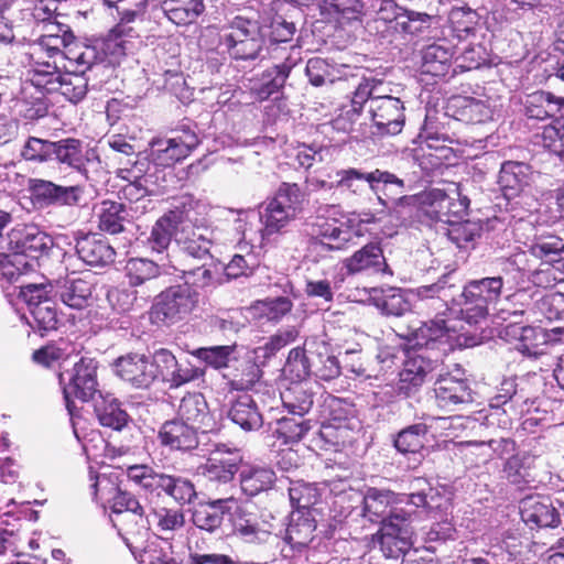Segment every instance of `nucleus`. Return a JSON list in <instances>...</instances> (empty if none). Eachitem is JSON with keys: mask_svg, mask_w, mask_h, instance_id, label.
<instances>
[{"mask_svg": "<svg viewBox=\"0 0 564 564\" xmlns=\"http://www.w3.org/2000/svg\"><path fill=\"white\" fill-rule=\"evenodd\" d=\"M451 279L449 274L443 275L435 283L416 289V295L422 301H431L435 312L434 318L424 322L419 329L426 346L442 339L453 328L445 316L478 324L488 316L490 306L496 305L502 295L501 276L470 280L462 289L451 283Z\"/></svg>", "mask_w": 564, "mask_h": 564, "instance_id": "obj_1", "label": "nucleus"}, {"mask_svg": "<svg viewBox=\"0 0 564 564\" xmlns=\"http://www.w3.org/2000/svg\"><path fill=\"white\" fill-rule=\"evenodd\" d=\"M51 237L35 225H18L0 235V274L9 281L32 271L52 247Z\"/></svg>", "mask_w": 564, "mask_h": 564, "instance_id": "obj_2", "label": "nucleus"}, {"mask_svg": "<svg viewBox=\"0 0 564 564\" xmlns=\"http://www.w3.org/2000/svg\"><path fill=\"white\" fill-rule=\"evenodd\" d=\"M265 25L254 15H236L220 31V44L234 59L265 58Z\"/></svg>", "mask_w": 564, "mask_h": 564, "instance_id": "obj_3", "label": "nucleus"}, {"mask_svg": "<svg viewBox=\"0 0 564 564\" xmlns=\"http://www.w3.org/2000/svg\"><path fill=\"white\" fill-rule=\"evenodd\" d=\"M362 514L371 522L382 524L395 513H415L414 507L432 506L423 494H397L388 489L368 488L362 500Z\"/></svg>", "mask_w": 564, "mask_h": 564, "instance_id": "obj_4", "label": "nucleus"}, {"mask_svg": "<svg viewBox=\"0 0 564 564\" xmlns=\"http://www.w3.org/2000/svg\"><path fill=\"white\" fill-rule=\"evenodd\" d=\"M529 251L542 261L530 274V281L535 286L552 289L564 281V243L558 237H541L530 245Z\"/></svg>", "mask_w": 564, "mask_h": 564, "instance_id": "obj_5", "label": "nucleus"}, {"mask_svg": "<svg viewBox=\"0 0 564 564\" xmlns=\"http://www.w3.org/2000/svg\"><path fill=\"white\" fill-rule=\"evenodd\" d=\"M200 294L188 281L163 290L152 306V316L166 325L187 318L199 305Z\"/></svg>", "mask_w": 564, "mask_h": 564, "instance_id": "obj_6", "label": "nucleus"}, {"mask_svg": "<svg viewBox=\"0 0 564 564\" xmlns=\"http://www.w3.org/2000/svg\"><path fill=\"white\" fill-rule=\"evenodd\" d=\"M336 188L347 191L351 194H359L367 183L369 189L376 195L377 200H382L383 196H390L401 188L402 183L397 180V174L375 169L365 172L356 167L340 169L335 172Z\"/></svg>", "mask_w": 564, "mask_h": 564, "instance_id": "obj_7", "label": "nucleus"}, {"mask_svg": "<svg viewBox=\"0 0 564 564\" xmlns=\"http://www.w3.org/2000/svg\"><path fill=\"white\" fill-rule=\"evenodd\" d=\"M113 8L118 23L110 31L106 46L110 55L120 57L131 53L134 47L130 39L135 37V32L129 24L143 19L148 0H118Z\"/></svg>", "mask_w": 564, "mask_h": 564, "instance_id": "obj_8", "label": "nucleus"}, {"mask_svg": "<svg viewBox=\"0 0 564 564\" xmlns=\"http://www.w3.org/2000/svg\"><path fill=\"white\" fill-rule=\"evenodd\" d=\"M437 368V361L424 355H415L404 361L399 373L398 382L387 384L377 394H382L381 401L393 402L395 399H406L414 395L424 381Z\"/></svg>", "mask_w": 564, "mask_h": 564, "instance_id": "obj_9", "label": "nucleus"}, {"mask_svg": "<svg viewBox=\"0 0 564 564\" xmlns=\"http://www.w3.org/2000/svg\"><path fill=\"white\" fill-rule=\"evenodd\" d=\"M437 368V361L424 355H415L404 361L399 373L398 382L387 384L377 394H382L381 401L393 402L395 399H406L414 395L424 381Z\"/></svg>", "mask_w": 564, "mask_h": 564, "instance_id": "obj_10", "label": "nucleus"}, {"mask_svg": "<svg viewBox=\"0 0 564 564\" xmlns=\"http://www.w3.org/2000/svg\"><path fill=\"white\" fill-rule=\"evenodd\" d=\"M97 362L91 358H80L70 370L59 373V383L68 414L75 415L73 398L80 401L95 399L97 392Z\"/></svg>", "mask_w": 564, "mask_h": 564, "instance_id": "obj_11", "label": "nucleus"}, {"mask_svg": "<svg viewBox=\"0 0 564 564\" xmlns=\"http://www.w3.org/2000/svg\"><path fill=\"white\" fill-rule=\"evenodd\" d=\"M414 516L415 513H395L392 520L380 524L379 530L372 535V542L379 545L384 557L397 560L412 547Z\"/></svg>", "mask_w": 564, "mask_h": 564, "instance_id": "obj_12", "label": "nucleus"}, {"mask_svg": "<svg viewBox=\"0 0 564 564\" xmlns=\"http://www.w3.org/2000/svg\"><path fill=\"white\" fill-rule=\"evenodd\" d=\"M46 284H25L20 286V296L26 303L31 321V327L44 333L54 330L58 324L55 300L50 295Z\"/></svg>", "mask_w": 564, "mask_h": 564, "instance_id": "obj_13", "label": "nucleus"}, {"mask_svg": "<svg viewBox=\"0 0 564 564\" xmlns=\"http://www.w3.org/2000/svg\"><path fill=\"white\" fill-rule=\"evenodd\" d=\"M423 202L424 213L427 217L447 225L463 219L469 206V199L462 195L458 184H453L448 192L432 188L424 194Z\"/></svg>", "mask_w": 564, "mask_h": 564, "instance_id": "obj_14", "label": "nucleus"}, {"mask_svg": "<svg viewBox=\"0 0 564 564\" xmlns=\"http://www.w3.org/2000/svg\"><path fill=\"white\" fill-rule=\"evenodd\" d=\"M115 495L110 499V520L119 532L126 534L144 535L148 532L149 521L144 517V509L139 500L130 492L113 488Z\"/></svg>", "mask_w": 564, "mask_h": 564, "instance_id": "obj_15", "label": "nucleus"}, {"mask_svg": "<svg viewBox=\"0 0 564 564\" xmlns=\"http://www.w3.org/2000/svg\"><path fill=\"white\" fill-rule=\"evenodd\" d=\"M196 132L186 124L175 131V135L165 139H155L151 142L150 158L155 164L173 167L184 160L198 145Z\"/></svg>", "mask_w": 564, "mask_h": 564, "instance_id": "obj_16", "label": "nucleus"}, {"mask_svg": "<svg viewBox=\"0 0 564 564\" xmlns=\"http://www.w3.org/2000/svg\"><path fill=\"white\" fill-rule=\"evenodd\" d=\"M299 54L297 47H291L290 50L273 47L270 50V58L276 63L262 74L259 86L254 88L259 99H268L283 88L292 68L300 61Z\"/></svg>", "mask_w": 564, "mask_h": 564, "instance_id": "obj_17", "label": "nucleus"}, {"mask_svg": "<svg viewBox=\"0 0 564 564\" xmlns=\"http://www.w3.org/2000/svg\"><path fill=\"white\" fill-rule=\"evenodd\" d=\"M369 112L373 122V134L397 135L405 123L403 101L390 95H378L369 104Z\"/></svg>", "mask_w": 564, "mask_h": 564, "instance_id": "obj_18", "label": "nucleus"}, {"mask_svg": "<svg viewBox=\"0 0 564 564\" xmlns=\"http://www.w3.org/2000/svg\"><path fill=\"white\" fill-rule=\"evenodd\" d=\"M29 191L33 204L40 208L74 207L79 205L84 195V188L80 185L64 186L43 178H31Z\"/></svg>", "mask_w": 564, "mask_h": 564, "instance_id": "obj_19", "label": "nucleus"}, {"mask_svg": "<svg viewBox=\"0 0 564 564\" xmlns=\"http://www.w3.org/2000/svg\"><path fill=\"white\" fill-rule=\"evenodd\" d=\"M241 462L242 456L238 449L218 444L206 463L198 467V470L212 484L217 486L230 484V487L235 488L232 481L239 471Z\"/></svg>", "mask_w": 564, "mask_h": 564, "instance_id": "obj_20", "label": "nucleus"}, {"mask_svg": "<svg viewBox=\"0 0 564 564\" xmlns=\"http://www.w3.org/2000/svg\"><path fill=\"white\" fill-rule=\"evenodd\" d=\"M455 373L440 375L434 384L435 402L444 411H454L460 404L474 401L469 381L464 377V370L456 368Z\"/></svg>", "mask_w": 564, "mask_h": 564, "instance_id": "obj_21", "label": "nucleus"}, {"mask_svg": "<svg viewBox=\"0 0 564 564\" xmlns=\"http://www.w3.org/2000/svg\"><path fill=\"white\" fill-rule=\"evenodd\" d=\"M47 285L51 293L54 292V296L69 308L82 311L90 304L94 284L75 272Z\"/></svg>", "mask_w": 564, "mask_h": 564, "instance_id": "obj_22", "label": "nucleus"}, {"mask_svg": "<svg viewBox=\"0 0 564 564\" xmlns=\"http://www.w3.org/2000/svg\"><path fill=\"white\" fill-rule=\"evenodd\" d=\"M113 370L118 377L137 389H148L154 382L150 357L144 354L130 352L113 361Z\"/></svg>", "mask_w": 564, "mask_h": 564, "instance_id": "obj_23", "label": "nucleus"}, {"mask_svg": "<svg viewBox=\"0 0 564 564\" xmlns=\"http://www.w3.org/2000/svg\"><path fill=\"white\" fill-rule=\"evenodd\" d=\"M127 477L147 495H164L173 499L176 475L161 473L149 465H131L127 468Z\"/></svg>", "mask_w": 564, "mask_h": 564, "instance_id": "obj_24", "label": "nucleus"}, {"mask_svg": "<svg viewBox=\"0 0 564 564\" xmlns=\"http://www.w3.org/2000/svg\"><path fill=\"white\" fill-rule=\"evenodd\" d=\"M175 242L185 256L205 260L212 258L214 231L205 226L184 224L175 234Z\"/></svg>", "mask_w": 564, "mask_h": 564, "instance_id": "obj_25", "label": "nucleus"}, {"mask_svg": "<svg viewBox=\"0 0 564 564\" xmlns=\"http://www.w3.org/2000/svg\"><path fill=\"white\" fill-rule=\"evenodd\" d=\"M505 311L501 310L499 317L507 322L510 321V327L512 333L518 335L519 343L517 349L528 357H539L544 354L545 345L549 341V336L542 327L522 326L517 327L519 324V317L524 314V311H512L508 312L505 316Z\"/></svg>", "mask_w": 564, "mask_h": 564, "instance_id": "obj_26", "label": "nucleus"}, {"mask_svg": "<svg viewBox=\"0 0 564 564\" xmlns=\"http://www.w3.org/2000/svg\"><path fill=\"white\" fill-rule=\"evenodd\" d=\"M348 274L359 273H389L392 272L387 264L383 250L378 242H369L359 250L355 251L343 262Z\"/></svg>", "mask_w": 564, "mask_h": 564, "instance_id": "obj_27", "label": "nucleus"}, {"mask_svg": "<svg viewBox=\"0 0 564 564\" xmlns=\"http://www.w3.org/2000/svg\"><path fill=\"white\" fill-rule=\"evenodd\" d=\"M75 250L78 258L90 267H107L116 258L113 247L98 234H86L77 238Z\"/></svg>", "mask_w": 564, "mask_h": 564, "instance_id": "obj_28", "label": "nucleus"}, {"mask_svg": "<svg viewBox=\"0 0 564 564\" xmlns=\"http://www.w3.org/2000/svg\"><path fill=\"white\" fill-rule=\"evenodd\" d=\"M198 429L180 420L166 421L159 430L158 438L161 445L174 451L188 452L199 444Z\"/></svg>", "mask_w": 564, "mask_h": 564, "instance_id": "obj_29", "label": "nucleus"}, {"mask_svg": "<svg viewBox=\"0 0 564 564\" xmlns=\"http://www.w3.org/2000/svg\"><path fill=\"white\" fill-rule=\"evenodd\" d=\"M523 108L529 120H553L564 112V97L546 90H535L525 96Z\"/></svg>", "mask_w": 564, "mask_h": 564, "instance_id": "obj_30", "label": "nucleus"}, {"mask_svg": "<svg viewBox=\"0 0 564 564\" xmlns=\"http://www.w3.org/2000/svg\"><path fill=\"white\" fill-rule=\"evenodd\" d=\"M397 180L402 183L401 188L390 196H383L382 200H378V204L381 206L379 213L395 217L397 219H405L411 217L421 204L424 205V195H405V192L412 189L410 182L398 175Z\"/></svg>", "mask_w": 564, "mask_h": 564, "instance_id": "obj_31", "label": "nucleus"}, {"mask_svg": "<svg viewBox=\"0 0 564 564\" xmlns=\"http://www.w3.org/2000/svg\"><path fill=\"white\" fill-rule=\"evenodd\" d=\"M535 456L529 452H517L502 465V478L519 489H524L535 481Z\"/></svg>", "mask_w": 564, "mask_h": 564, "instance_id": "obj_32", "label": "nucleus"}, {"mask_svg": "<svg viewBox=\"0 0 564 564\" xmlns=\"http://www.w3.org/2000/svg\"><path fill=\"white\" fill-rule=\"evenodd\" d=\"M315 530L316 520L312 511L303 509L293 510L285 529L284 541L293 550L301 552L313 541Z\"/></svg>", "mask_w": 564, "mask_h": 564, "instance_id": "obj_33", "label": "nucleus"}, {"mask_svg": "<svg viewBox=\"0 0 564 564\" xmlns=\"http://www.w3.org/2000/svg\"><path fill=\"white\" fill-rule=\"evenodd\" d=\"M454 56V47L445 40L424 46L421 50V69L424 74L441 77L445 76Z\"/></svg>", "mask_w": 564, "mask_h": 564, "instance_id": "obj_34", "label": "nucleus"}, {"mask_svg": "<svg viewBox=\"0 0 564 564\" xmlns=\"http://www.w3.org/2000/svg\"><path fill=\"white\" fill-rule=\"evenodd\" d=\"M459 446L464 448V457L471 466L478 467L488 463L492 457V452L500 456L514 451L516 442L510 438H501L499 441L490 440L462 442Z\"/></svg>", "mask_w": 564, "mask_h": 564, "instance_id": "obj_35", "label": "nucleus"}, {"mask_svg": "<svg viewBox=\"0 0 564 564\" xmlns=\"http://www.w3.org/2000/svg\"><path fill=\"white\" fill-rule=\"evenodd\" d=\"M351 219L343 223L334 218L332 223L317 224V236L321 238L322 246L330 251L347 249L350 243H354V238L359 236L351 230Z\"/></svg>", "mask_w": 564, "mask_h": 564, "instance_id": "obj_36", "label": "nucleus"}, {"mask_svg": "<svg viewBox=\"0 0 564 564\" xmlns=\"http://www.w3.org/2000/svg\"><path fill=\"white\" fill-rule=\"evenodd\" d=\"M234 501V496L218 498L208 502L198 503L192 513L193 524L207 532H215L220 528L224 514L229 510V503Z\"/></svg>", "mask_w": 564, "mask_h": 564, "instance_id": "obj_37", "label": "nucleus"}, {"mask_svg": "<svg viewBox=\"0 0 564 564\" xmlns=\"http://www.w3.org/2000/svg\"><path fill=\"white\" fill-rule=\"evenodd\" d=\"M53 161L66 165L79 173H87L89 163L88 151L83 141L75 138H65L54 142Z\"/></svg>", "mask_w": 564, "mask_h": 564, "instance_id": "obj_38", "label": "nucleus"}, {"mask_svg": "<svg viewBox=\"0 0 564 564\" xmlns=\"http://www.w3.org/2000/svg\"><path fill=\"white\" fill-rule=\"evenodd\" d=\"M177 415L180 420L195 426L202 432L210 427V413L204 395L199 392L185 394L178 405Z\"/></svg>", "mask_w": 564, "mask_h": 564, "instance_id": "obj_39", "label": "nucleus"}, {"mask_svg": "<svg viewBox=\"0 0 564 564\" xmlns=\"http://www.w3.org/2000/svg\"><path fill=\"white\" fill-rule=\"evenodd\" d=\"M234 532L248 543H263L271 536L270 527L254 513L237 508L232 517Z\"/></svg>", "mask_w": 564, "mask_h": 564, "instance_id": "obj_40", "label": "nucleus"}, {"mask_svg": "<svg viewBox=\"0 0 564 564\" xmlns=\"http://www.w3.org/2000/svg\"><path fill=\"white\" fill-rule=\"evenodd\" d=\"M520 513L525 523L539 528H555L560 523L558 511L545 499H524L520 508Z\"/></svg>", "mask_w": 564, "mask_h": 564, "instance_id": "obj_41", "label": "nucleus"}, {"mask_svg": "<svg viewBox=\"0 0 564 564\" xmlns=\"http://www.w3.org/2000/svg\"><path fill=\"white\" fill-rule=\"evenodd\" d=\"M228 417L243 431H257L263 424L262 414L254 399L249 394L239 395L230 405Z\"/></svg>", "mask_w": 564, "mask_h": 564, "instance_id": "obj_42", "label": "nucleus"}, {"mask_svg": "<svg viewBox=\"0 0 564 564\" xmlns=\"http://www.w3.org/2000/svg\"><path fill=\"white\" fill-rule=\"evenodd\" d=\"M94 411L99 423L113 431H121L130 420L121 403L110 394L95 398Z\"/></svg>", "mask_w": 564, "mask_h": 564, "instance_id": "obj_43", "label": "nucleus"}, {"mask_svg": "<svg viewBox=\"0 0 564 564\" xmlns=\"http://www.w3.org/2000/svg\"><path fill=\"white\" fill-rule=\"evenodd\" d=\"M240 488L248 497H254L272 488L275 473L268 466L247 465L240 470Z\"/></svg>", "mask_w": 564, "mask_h": 564, "instance_id": "obj_44", "label": "nucleus"}, {"mask_svg": "<svg viewBox=\"0 0 564 564\" xmlns=\"http://www.w3.org/2000/svg\"><path fill=\"white\" fill-rule=\"evenodd\" d=\"M59 62L35 61L29 70L31 84L42 93H54L61 87V80L64 74L61 73Z\"/></svg>", "mask_w": 564, "mask_h": 564, "instance_id": "obj_45", "label": "nucleus"}, {"mask_svg": "<svg viewBox=\"0 0 564 564\" xmlns=\"http://www.w3.org/2000/svg\"><path fill=\"white\" fill-rule=\"evenodd\" d=\"M98 228L109 235H117L130 224V215L124 204L112 200H104L98 209Z\"/></svg>", "mask_w": 564, "mask_h": 564, "instance_id": "obj_46", "label": "nucleus"}, {"mask_svg": "<svg viewBox=\"0 0 564 564\" xmlns=\"http://www.w3.org/2000/svg\"><path fill=\"white\" fill-rule=\"evenodd\" d=\"M529 166L522 162L508 161L501 165L498 175L500 185L506 197L518 195L528 184Z\"/></svg>", "mask_w": 564, "mask_h": 564, "instance_id": "obj_47", "label": "nucleus"}, {"mask_svg": "<svg viewBox=\"0 0 564 564\" xmlns=\"http://www.w3.org/2000/svg\"><path fill=\"white\" fill-rule=\"evenodd\" d=\"M314 394L307 381L293 382L281 393L284 406L294 415L303 416L307 413L314 401Z\"/></svg>", "mask_w": 564, "mask_h": 564, "instance_id": "obj_48", "label": "nucleus"}, {"mask_svg": "<svg viewBox=\"0 0 564 564\" xmlns=\"http://www.w3.org/2000/svg\"><path fill=\"white\" fill-rule=\"evenodd\" d=\"M174 218L173 215H163L152 226L147 238V246L152 252L162 253L171 245L172 238H175L177 226Z\"/></svg>", "mask_w": 564, "mask_h": 564, "instance_id": "obj_49", "label": "nucleus"}, {"mask_svg": "<svg viewBox=\"0 0 564 564\" xmlns=\"http://www.w3.org/2000/svg\"><path fill=\"white\" fill-rule=\"evenodd\" d=\"M65 59L68 61L72 72H78L84 75L99 66L96 48L84 45L76 40L67 51H64Z\"/></svg>", "mask_w": 564, "mask_h": 564, "instance_id": "obj_50", "label": "nucleus"}, {"mask_svg": "<svg viewBox=\"0 0 564 564\" xmlns=\"http://www.w3.org/2000/svg\"><path fill=\"white\" fill-rule=\"evenodd\" d=\"M161 274L160 265L147 258H131L124 265V276L131 286H140Z\"/></svg>", "mask_w": 564, "mask_h": 564, "instance_id": "obj_51", "label": "nucleus"}, {"mask_svg": "<svg viewBox=\"0 0 564 564\" xmlns=\"http://www.w3.org/2000/svg\"><path fill=\"white\" fill-rule=\"evenodd\" d=\"M479 20L477 11L468 7H454L448 14L452 32L459 40L475 35Z\"/></svg>", "mask_w": 564, "mask_h": 564, "instance_id": "obj_52", "label": "nucleus"}, {"mask_svg": "<svg viewBox=\"0 0 564 564\" xmlns=\"http://www.w3.org/2000/svg\"><path fill=\"white\" fill-rule=\"evenodd\" d=\"M429 426L425 423H415L402 429L394 437L393 445L399 453H417L424 447Z\"/></svg>", "mask_w": 564, "mask_h": 564, "instance_id": "obj_53", "label": "nucleus"}, {"mask_svg": "<svg viewBox=\"0 0 564 564\" xmlns=\"http://www.w3.org/2000/svg\"><path fill=\"white\" fill-rule=\"evenodd\" d=\"M183 278L188 282L192 281L191 286L199 289L217 288L226 283L220 263L203 264L193 270L183 271Z\"/></svg>", "mask_w": 564, "mask_h": 564, "instance_id": "obj_54", "label": "nucleus"}, {"mask_svg": "<svg viewBox=\"0 0 564 564\" xmlns=\"http://www.w3.org/2000/svg\"><path fill=\"white\" fill-rule=\"evenodd\" d=\"M316 354L302 347L291 349L285 364V369L293 375L296 381H304L313 375L316 366Z\"/></svg>", "mask_w": 564, "mask_h": 564, "instance_id": "obj_55", "label": "nucleus"}, {"mask_svg": "<svg viewBox=\"0 0 564 564\" xmlns=\"http://www.w3.org/2000/svg\"><path fill=\"white\" fill-rule=\"evenodd\" d=\"M276 205L278 204L270 199L263 207V210L260 212V219L263 224V234L265 236L280 232L296 218L288 210Z\"/></svg>", "mask_w": 564, "mask_h": 564, "instance_id": "obj_56", "label": "nucleus"}, {"mask_svg": "<svg viewBox=\"0 0 564 564\" xmlns=\"http://www.w3.org/2000/svg\"><path fill=\"white\" fill-rule=\"evenodd\" d=\"M54 142L55 141L30 135L20 150V156L26 162L36 164L53 161Z\"/></svg>", "mask_w": 564, "mask_h": 564, "instance_id": "obj_57", "label": "nucleus"}, {"mask_svg": "<svg viewBox=\"0 0 564 564\" xmlns=\"http://www.w3.org/2000/svg\"><path fill=\"white\" fill-rule=\"evenodd\" d=\"M432 19L427 13L406 9L399 19L398 26H394V31L403 37L413 39L424 34L431 28Z\"/></svg>", "mask_w": 564, "mask_h": 564, "instance_id": "obj_58", "label": "nucleus"}, {"mask_svg": "<svg viewBox=\"0 0 564 564\" xmlns=\"http://www.w3.org/2000/svg\"><path fill=\"white\" fill-rule=\"evenodd\" d=\"M311 425L303 416L282 417L276 421L273 435L283 444L296 443L310 431Z\"/></svg>", "mask_w": 564, "mask_h": 564, "instance_id": "obj_59", "label": "nucleus"}, {"mask_svg": "<svg viewBox=\"0 0 564 564\" xmlns=\"http://www.w3.org/2000/svg\"><path fill=\"white\" fill-rule=\"evenodd\" d=\"M272 200L294 217H297L303 209L305 194L296 183H282Z\"/></svg>", "mask_w": 564, "mask_h": 564, "instance_id": "obj_60", "label": "nucleus"}, {"mask_svg": "<svg viewBox=\"0 0 564 564\" xmlns=\"http://www.w3.org/2000/svg\"><path fill=\"white\" fill-rule=\"evenodd\" d=\"M447 237L458 248H468L481 236L482 227L479 223L462 219L448 225Z\"/></svg>", "mask_w": 564, "mask_h": 564, "instance_id": "obj_61", "label": "nucleus"}, {"mask_svg": "<svg viewBox=\"0 0 564 564\" xmlns=\"http://www.w3.org/2000/svg\"><path fill=\"white\" fill-rule=\"evenodd\" d=\"M379 85L380 82H376L375 79H362L352 93L350 108L345 110L341 116L347 117L352 123L356 118L360 116L364 105L367 101L371 102L372 98H376V91Z\"/></svg>", "mask_w": 564, "mask_h": 564, "instance_id": "obj_62", "label": "nucleus"}, {"mask_svg": "<svg viewBox=\"0 0 564 564\" xmlns=\"http://www.w3.org/2000/svg\"><path fill=\"white\" fill-rule=\"evenodd\" d=\"M289 497L294 510L303 509L312 511L311 507L319 500V492L315 485L302 480L290 481Z\"/></svg>", "mask_w": 564, "mask_h": 564, "instance_id": "obj_63", "label": "nucleus"}, {"mask_svg": "<svg viewBox=\"0 0 564 564\" xmlns=\"http://www.w3.org/2000/svg\"><path fill=\"white\" fill-rule=\"evenodd\" d=\"M492 109L480 99L464 98L457 109V119L466 123L477 124L492 118Z\"/></svg>", "mask_w": 564, "mask_h": 564, "instance_id": "obj_64", "label": "nucleus"}]
</instances>
